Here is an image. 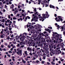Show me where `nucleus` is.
Wrapping results in <instances>:
<instances>
[{
    "label": "nucleus",
    "mask_w": 65,
    "mask_h": 65,
    "mask_svg": "<svg viewBox=\"0 0 65 65\" xmlns=\"http://www.w3.org/2000/svg\"><path fill=\"white\" fill-rule=\"evenodd\" d=\"M53 37H51V38L52 39V41H53L55 39L56 41L58 40L59 39V37H60V35L58 34H57V35H56L54 34H53L52 35Z\"/></svg>",
    "instance_id": "1"
},
{
    "label": "nucleus",
    "mask_w": 65,
    "mask_h": 65,
    "mask_svg": "<svg viewBox=\"0 0 65 65\" xmlns=\"http://www.w3.org/2000/svg\"><path fill=\"white\" fill-rule=\"evenodd\" d=\"M41 43L44 44V46H45L46 45V41H45V39L44 38H41Z\"/></svg>",
    "instance_id": "2"
},
{
    "label": "nucleus",
    "mask_w": 65,
    "mask_h": 65,
    "mask_svg": "<svg viewBox=\"0 0 65 65\" xmlns=\"http://www.w3.org/2000/svg\"><path fill=\"white\" fill-rule=\"evenodd\" d=\"M42 16L43 17H41V19H40V21H42V22L43 21L44 19H46V17L45 16V14H42Z\"/></svg>",
    "instance_id": "3"
},
{
    "label": "nucleus",
    "mask_w": 65,
    "mask_h": 65,
    "mask_svg": "<svg viewBox=\"0 0 65 65\" xmlns=\"http://www.w3.org/2000/svg\"><path fill=\"white\" fill-rule=\"evenodd\" d=\"M15 52L18 55H21V56L22 55V50H19L18 52H17L16 50V51H15Z\"/></svg>",
    "instance_id": "4"
},
{
    "label": "nucleus",
    "mask_w": 65,
    "mask_h": 65,
    "mask_svg": "<svg viewBox=\"0 0 65 65\" xmlns=\"http://www.w3.org/2000/svg\"><path fill=\"white\" fill-rule=\"evenodd\" d=\"M58 18H59V19H57V20H56V22H60V21H63V19H62V18H62V17L60 16H59L58 17Z\"/></svg>",
    "instance_id": "5"
},
{
    "label": "nucleus",
    "mask_w": 65,
    "mask_h": 65,
    "mask_svg": "<svg viewBox=\"0 0 65 65\" xmlns=\"http://www.w3.org/2000/svg\"><path fill=\"white\" fill-rule=\"evenodd\" d=\"M57 27L58 28L57 29H58L59 30V29H62V30H64V27L63 26H59V25H58L57 26Z\"/></svg>",
    "instance_id": "6"
},
{
    "label": "nucleus",
    "mask_w": 65,
    "mask_h": 65,
    "mask_svg": "<svg viewBox=\"0 0 65 65\" xmlns=\"http://www.w3.org/2000/svg\"><path fill=\"white\" fill-rule=\"evenodd\" d=\"M45 15H46V18H48V17L50 16V15L48 14V12H47L46 11L45 13Z\"/></svg>",
    "instance_id": "7"
},
{
    "label": "nucleus",
    "mask_w": 65,
    "mask_h": 65,
    "mask_svg": "<svg viewBox=\"0 0 65 65\" xmlns=\"http://www.w3.org/2000/svg\"><path fill=\"white\" fill-rule=\"evenodd\" d=\"M50 8H54V9H55V8H56V7H55L53 5H50Z\"/></svg>",
    "instance_id": "8"
},
{
    "label": "nucleus",
    "mask_w": 65,
    "mask_h": 65,
    "mask_svg": "<svg viewBox=\"0 0 65 65\" xmlns=\"http://www.w3.org/2000/svg\"><path fill=\"white\" fill-rule=\"evenodd\" d=\"M42 2H43V3H41V4H43V7L44 6H43L45 5V4H46V2H45V1L44 0Z\"/></svg>",
    "instance_id": "9"
},
{
    "label": "nucleus",
    "mask_w": 65,
    "mask_h": 65,
    "mask_svg": "<svg viewBox=\"0 0 65 65\" xmlns=\"http://www.w3.org/2000/svg\"><path fill=\"white\" fill-rule=\"evenodd\" d=\"M39 35L40 36H44V34H43V33H40L39 34Z\"/></svg>",
    "instance_id": "10"
},
{
    "label": "nucleus",
    "mask_w": 65,
    "mask_h": 65,
    "mask_svg": "<svg viewBox=\"0 0 65 65\" xmlns=\"http://www.w3.org/2000/svg\"><path fill=\"white\" fill-rule=\"evenodd\" d=\"M34 57H35L36 58H38V56L37 55H35L34 56Z\"/></svg>",
    "instance_id": "11"
},
{
    "label": "nucleus",
    "mask_w": 65,
    "mask_h": 65,
    "mask_svg": "<svg viewBox=\"0 0 65 65\" xmlns=\"http://www.w3.org/2000/svg\"><path fill=\"white\" fill-rule=\"evenodd\" d=\"M22 61L24 63H26V61L24 60V59H22Z\"/></svg>",
    "instance_id": "12"
},
{
    "label": "nucleus",
    "mask_w": 65,
    "mask_h": 65,
    "mask_svg": "<svg viewBox=\"0 0 65 65\" xmlns=\"http://www.w3.org/2000/svg\"><path fill=\"white\" fill-rule=\"evenodd\" d=\"M41 36H40L39 38L38 39V40H39V41H40V40H41V39L40 40V39H41Z\"/></svg>",
    "instance_id": "13"
},
{
    "label": "nucleus",
    "mask_w": 65,
    "mask_h": 65,
    "mask_svg": "<svg viewBox=\"0 0 65 65\" xmlns=\"http://www.w3.org/2000/svg\"><path fill=\"white\" fill-rule=\"evenodd\" d=\"M34 19H38V17L36 16L34 17Z\"/></svg>",
    "instance_id": "14"
},
{
    "label": "nucleus",
    "mask_w": 65,
    "mask_h": 65,
    "mask_svg": "<svg viewBox=\"0 0 65 65\" xmlns=\"http://www.w3.org/2000/svg\"><path fill=\"white\" fill-rule=\"evenodd\" d=\"M48 45H46L44 47L45 48H47L48 47Z\"/></svg>",
    "instance_id": "15"
},
{
    "label": "nucleus",
    "mask_w": 65,
    "mask_h": 65,
    "mask_svg": "<svg viewBox=\"0 0 65 65\" xmlns=\"http://www.w3.org/2000/svg\"><path fill=\"white\" fill-rule=\"evenodd\" d=\"M35 43H32V46H33V47H34V46H35Z\"/></svg>",
    "instance_id": "16"
},
{
    "label": "nucleus",
    "mask_w": 65,
    "mask_h": 65,
    "mask_svg": "<svg viewBox=\"0 0 65 65\" xmlns=\"http://www.w3.org/2000/svg\"><path fill=\"white\" fill-rule=\"evenodd\" d=\"M24 53L25 55H26V56L27 55V51H25L24 52Z\"/></svg>",
    "instance_id": "17"
},
{
    "label": "nucleus",
    "mask_w": 65,
    "mask_h": 65,
    "mask_svg": "<svg viewBox=\"0 0 65 65\" xmlns=\"http://www.w3.org/2000/svg\"><path fill=\"white\" fill-rule=\"evenodd\" d=\"M33 9H34V11H35V12H36V8H34Z\"/></svg>",
    "instance_id": "18"
},
{
    "label": "nucleus",
    "mask_w": 65,
    "mask_h": 65,
    "mask_svg": "<svg viewBox=\"0 0 65 65\" xmlns=\"http://www.w3.org/2000/svg\"><path fill=\"white\" fill-rule=\"evenodd\" d=\"M59 40L60 41V40H61V38H59H59L58 39V40L57 41L56 40V42H58V40H59Z\"/></svg>",
    "instance_id": "19"
},
{
    "label": "nucleus",
    "mask_w": 65,
    "mask_h": 65,
    "mask_svg": "<svg viewBox=\"0 0 65 65\" xmlns=\"http://www.w3.org/2000/svg\"><path fill=\"white\" fill-rule=\"evenodd\" d=\"M51 63H52V64H53V65H55V63L53 62V61L51 62Z\"/></svg>",
    "instance_id": "20"
},
{
    "label": "nucleus",
    "mask_w": 65,
    "mask_h": 65,
    "mask_svg": "<svg viewBox=\"0 0 65 65\" xmlns=\"http://www.w3.org/2000/svg\"><path fill=\"white\" fill-rule=\"evenodd\" d=\"M14 64V63H13V62H10V64L11 65H13V64Z\"/></svg>",
    "instance_id": "21"
},
{
    "label": "nucleus",
    "mask_w": 65,
    "mask_h": 65,
    "mask_svg": "<svg viewBox=\"0 0 65 65\" xmlns=\"http://www.w3.org/2000/svg\"><path fill=\"white\" fill-rule=\"evenodd\" d=\"M45 31H50V29H45Z\"/></svg>",
    "instance_id": "22"
},
{
    "label": "nucleus",
    "mask_w": 65,
    "mask_h": 65,
    "mask_svg": "<svg viewBox=\"0 0 65 65\" xmlns=\"http://www.w3.org/2000/svg\"><path fill=\"white\" fill-rule=\"evenodd\" d=\"M41 42L40 41H39V42H38V45H40V44H41Z\"/></svg>",
    "instance_id": "23"
},
{
    "label": "nucleus",
    "mask_w": 65,
    "mask_h": 65,
    "mask_svg": "<svg viewBox=\"0 0 65 65\" xmlns=\"http://www.w3.org/2000/svg\"><path fill=\"white\" fill-rule=\"evenodd\" d=\"M18 36H19V37H18V38H20V36H18V35H17L15 37V38H17V37H18Z\"/></svg>",
    "instance_id": "24"
},
{
    "label": "nucleus",
    "mask_w": 65,
    "mask_h": 65,
    "mask_svg": "<svg viewBox=\"0 0 65 65\" xmlns=\"http://www.w3.org/2000/svg\"><path fill=\"white\" fill-rule=\"evenodd\" d=\"M53 34H58V33L56 32H53Z\"/></svg>",
    "instance_id": "25"
},
{
    "label": "nucleus",
    "mask_w": 65,
    "mask_h": 65,
    "mask_svg": "<svg viewBox=\"0 0 65 65\" xmlns=\"http://www.w3.org/2000/svg\"><path fill=\"white\" fill-rule=\"evenodd\" d=\"M2 22L3 23V22H5V20H4V19L2 20Z\"/></svg>",
    "instance_id": "26"
},
{
    "label": "nucleus",
    "mask_w": 65,
    "mask_h": 65,
    "mask_svg": "<svg viewBox=\"0 0 65 65\" xmlns=\"http://www.w3.org/2000/svg\"><path fill=\"white\" fill-rule=\"evenodd\" d=\"M3 37H4L3 35H1V38H3Z\"/></svg>",
    "instance_id": "27"
},
{
    "label": "nucleus",
    "mask_w": 65,
    "mask_h": 65,
    "mask_svg": "<svg viewBox=\"0 0 65 65\" xmlns=\"http://www.w3.org/2000/svg\"><path fill=\"white\" fill-rule=\"evenodd\" d=\"M50 41V40H49L47 39L46 40V42H48Z\"/></svg>",
    "instance_id": "28"
},
{
    "label": "nucleus",
    "mask_w": 65,
    "mask_h": 65,
    "mask_svg": "<svg viewBox=\"0 0 65 65\" xmlns=\"http://www.w3.org/2000/svg\"><path fill=\"white\" fill-rule=\"evenodd\" d=\"M7 40L9 39H10V37H9V36H8V37L7 38Z\"/></svg>",
    "instance_id": "29"
},
{
    "label": "nucleus",
    "mask_w": 65,
    "mask_h": 65,
    "mask_svg": "<svg viewBox=\"0 0 65 65\" xmlns=\"http://www.w3.org/2000/svg\"><path fill=\"white\" fill-rule=\"evenodd\" d=\"M8 53H12V52H11V51H8Z\"/></svg>",
    "instance_id": "30"
},
{
    "label": "nucleus",
    "mask_w": 65,
    "mask_h": 65,
    "mask_svg": "<svg viewBox=\"0 0 65 65\" xmlns=\"http://www.w3.org/2000/svg\"><path fill=\"white\" fill-rule=\"evenodd\" d=\"M13 20H16L17 19V18H16L15 17H14L13 18Z\"/></svg>",
    "instance_id": "31"
},
{
    "label": "nucleus",
    "mask_w": 65,
    "mask_h": 65,
    "mask_svg": "<svg viewBox=\"0 0 65 65\" xmlns=\"http://www.w3.org/2000/svg\"><path fill=\"white\" fill-rule=\"evenodd\" d=\"M58 0V2H60H60H61V1H63V0Z\"/></svg>",
    "instance_id": "32"
},
{
    "label": "nucleus",
    "mask_w": 65,
    "mask_h": 65,
    "mask_svg": "<svg viewBox=\"0 0 65 65\" xmlns=\"http://www.w3.org/2000/svg\"><path fill=\"white\" fill-rule=\"evenodd\" d=\"M3 45H2L1 46V48H3Z\"/></svg>",
    "instance_id": "33"
},
{
    "label": "nucleus",
    "mask_w": 65,
    "mask_h": 65,
    "mask_svg": "<svg viewBox=\"0 0 65 65\" xmlns=\"http://www.w3.org/2000/svg\"><path fill=\"white\" fill-rule=\"evenodd\" d=\"M53 62H55V58H53Z\"/></svg>",
    "instance_id": "34"
},
{
    "label": "nucleus",
    "mask_w": 65,
    "mask_h": 65,
    "mask_svg": "<svg viewBox=\"0 0 65 65\" xmlns=\"http://www.w3.org/2000/svg\"><path fill=\"white\" fill-rule=\"evenodd\" d=\"M52 53L53 55H54L55 53V52H54V51L53 52H52Z\"/></svg>",
    "instance_id": "35"
},
{
    "label": "nucleus",
    "mask_w": 65,
    "mask_h": 65,
    "mask_svg": "<svg viewBox=\"0 0 65 65\" xmlns=\"http://www.w3.org/2000/svg\"><path fill=\"white\" fill-rule=\"evenodd\" d=\"M7 21L8 23H9V22H10V20H7Z\"/></svg>",
    "instance_id": "36"
},
{
    "label": "nucleus",
    "mask_w": 65,
    "mask_h": 65,
    "mask_svg": "<svg viewBox=\"0 0 65 65\" xmlns=\"http://www.w3.org/2000/svg\"><path fill=\"white\" fill-rule=\"evenodd\" d=\"M44 61H43L41 62V63H42V64H44Z\"/></svg>",
    "instance_id": "37"
},
{
    "label": "nucleus",
    "mask_w": 65,
    "mask_h": 65,
    "mask_svg": "<svg viewBox=\"0 0 65 65\" xmlns=\"http://www.w3.org/2000/svg\"><path fill=\"white\" fill-rule=\"evenodd\" d=\"M40 15L39 14L38 15V16L39 17H39V18H41V17L40 16Z\"/></svg>",
    "instance_id": "38"
},
{
    "label": "nucleus",
    "mask_w": 65,
    "mask_h": 65,
    "mask_svg": "<svg viewBox=\"0 0 65 65\" xmlns=\"http://www.w3.org/2000/svg\"><path fill=\"white\" fill-rule=\"evenodd\" d=\"M36 63H39V61L38 60H37L36 61Z\"/></svg>",
    "instance_id": "39"
},
{
    "label": "nucleus",
    "mask_w": 65,
    "mask_h": 65,
    "mask_svg": "<svg viewBox=\"0 0 65 65\" xmlns=\"http://www.w3.org/2000/svg\"><path fill=\"white\" fill-rule=\"evenodd\" d=\"M33 24H35V22H32V23L31 25H33Z\"/></svg>",
    "instance_id": "40"
},
{
    "label": "nucleus",
    "mask_w": 65,
    "mask_h": 65,
    "mask_svg": "<svg viewBox=\"0 0 65 65\" xmlns=\"http://www.w3.org/2000/svg\"><path fill=\"white\" fill-rule=\"evenodd\" d=\"M27 17L28 19H30V18L29 16H27Z\"/></svg>",
    "instance_id": "41"
},
{
    "label": "nucleus",
    "mask_w": 65,
    "mask_h": 65,
    "mask_svg": "<svg viewBox=\"0 0 65 65\" xmlns=\"http://www.w3.org/2000/svg\"><path fill=\"white\" fill-rule=\"evenodd\" d=\"M21 15L22 17H24V16H25V14H22Z\"/></svg>",
    "instance_id": "42"
},
{
    "label": "nucleus",
    "mask_w": 65,
    "mask_h": 65,
    "mask_svg": "<svg viewBox=\"0 0 65 65\" xmlns=\"http://www.w3.org/2000/svg\"><path fill=\"white\" fill-rule=\"evenodd\" d=\"M61 46L62 47V48H64V45H61Z\"/></svg>",
    "instance_id": "43"
},
{
    "label": "nucleus",
    "mask_w": 65,
    "mask_h": 65,
    "mask_svg": "<svg viewBox=\"0 0 65 65\" xmlns=\"http://www.w3.org/2000/svg\"><path fill=\"white\" fill-rule=\"evenodd\" d=\"M57 14H54V16L55 17H57Z\"/></svg>",
    "instance_id": "44"
},
{
    "label": "nucleus",
    "mask_w": 65,
    "mask_h": 65,
    "mask_svg": "<svg viewBox=\"0 0 65 65\" xmlns=\"http://www.w3.org/2000/svg\"><path fill=\"white\" fill-rule=\"evenodd\" d=\"M22 11L23 13H24V12H25V10H22Z\"/></svg>",
    "instance_id": "45"
},
{
    "label": "nucleus",
    "mask_w": 65,
    "mask_h": 65,
    "mask_svg": "<svg viewBox=\"0 0 65 65\" xmlns=\"http://www.w3.org/2000/svg\"><path fill=\"white\" fill-rule=\"evenodd\" d=\"M41 0H38V1L40 3H41Z\"/></svg>",
    "instance_id": "46"
},
{
    "label": "nucleus",
    "mask_w": 65,
    "mask_h": 65,
    "mask_svg": "<svg viewBox=\"0 0 65 65\" xmlns=\"http://www.w3.org/2000/svg\"><path fill=\"white\" fill-rule=\"evenodd\" d=\"M17 46L18 47H20V44H17Z\"/></svg>",
    "instance_id": "47"
},
{
    "label": "nucleus",
    "mask_w": 65,
    "mask_h": 65,
    "mask_svg": "<svg viewBox=\"0 0 65 65\" xmlns=\"http://www.w3.org/2000/svg\"><path fill=\"white\" fill-rule=\"evenodd\" d=\"M26 3H28L29 2V1L28 0H26Z\"/></svg>",
    "instance_id": "48"
},
{
    "label": "nucleus",
    "mask_w": 65,
    "mask_h": 65,
    "mask_svg": "<svg viewBox=\"0 0 65 65\" xmlns=\"http://www.w3.org/2000/svg\"><path fill=\"white\" fill-rule=\"evenodd\" d=\"M29 49H30L29 47H28L27 48V50H28V51H29Z\"/></svg>",
    "instance_id": "49"
},
{
    "label": "nucleus",
    "mask_w": 65,
    "mask_h": 65,
    "mask_svg": "<svg viewBox=\"0 0 65 65\" xmlns=\"http://www.w3.org/2000/svg\"><path fill=\"white\" fill-rule=\"evenodd\" d=\"M29 29H32L33 28L32 27H31V26H29Z\"/></svg>",
    "instance_id": "50"
},
{
    "label": "nucleus",
    "mask_w": 65,
    "mask_h": 65,
    "mask_svg": "<svg viewBox=\"0 0 65 65\" xmlns=\"http://www.w3.org/2000/svg\"><path fill=\"white\" fill-rule=\"evenodd\" d=\"M8 47H9V48H10V47H11V46L10 45H8Z\"/></svg>",
    "instance_id": "51"
},
{
    "label": "nucleus",
    "mask_w": 65,
    "mask_h": 65,
    "mask_svg": "<svg viewBox=\"0 0 65 65\" xmlns=\"http://www.w3.org/2000/svg\"><path fill=\"white\" fill-rule=\"evenodd\" d=\"M9 4H12V3L11 2H9Z\"/></svg>",
    "instance_id": "52"
},
{
    "label": "nucleus",
    "mask_w": 65,
    "mask_h": 65,
    "mask_svg": "<svg viewBox=\"0 0 65 65\" xmlns=\"http://www.w3.org/2000/svg\"><path fill=\"white\" fill-rule=\"evenodd\" d=\"M8 25L10 26V28L11 27V26H10V25H11V24H8Z\"/></svg>",
    "instance_id": "53"
},
{
    "label": "nucleus",
    "mask_w": 65,
    "mask_h": 65,
    "mask_svg": "<svg viewBox=\"0 0 65 65\" xmlns=\"http://www.w3.org/2000/svg\"><path fill=\"white\" fill-rule=\"evenodd\" d=\"M27 28H29V25H28V24L27 25Z\"/></svg>",
    "instance_id": "54"
},
{
    "label": "nucleus",
    "mask_w": 65,
    "mask_h": 65,
    "mask_svg": "<svg viewBox=\"0 0 65 65\" xmlns=\"http://www.w3.org/2000/svg\"><path fill=\"white\" fill-rule=\"evenodd\" d=\"M11 37H13V34H12V35L11 36Z\"/></svg>",
    "instance_id": "55"
},
{
    "label": "nucleus",
    "mask_w": 65,
    "mask_h": 65,
    "mask_svg": "<svg viewBox=\"0 0 65 65\" xmlns=\"http://www.w3.org/2000/svg\"><path fill=\"white\" fill-rule=\"evenodd\" d=\"M43 59L45 60V56H43Z\"/></svg>",
    "instance_id": "56"
},
{
    "label": "nucleus",
    "mask_w": 65,
    "mask_h": 65,
    "mask_svg": "<svg viewBox=\"0 0 65 65\" xmlns=\"http://www.w3.org/2000/svg\"><path fill=\"white\" fill-rule=\"evenodd\" d=\"M20 49V48H18V49L17 50V51H19Z\"/></svg>",
    "instance_id": "57"
},
{
    "label": "nucleus",
    "mask_w": 65,
    "mask_h": 65,
    "mask_svg": "<svg viewBox=\"0 0 65 65\" xmlns=\"http://www.w3.org/2000/svg\"><path fill=\"white\" fill-rule=\"evenodd\" d=\"M5 25H6V26H8V24H7V23H5Z\"/></svg>",
    "instance_id": "58"
},
{
    "label": "nucleus",
    "mask_w": 65,
    "mask_h": 65,
    "mask_svg": "<svg viewBox=\"0 0 65 65\" xmlns=\"http://www.w3.org/2000/svg\"><path fill=\"white\" fill-rule=\"evenodd\" d=\"M18 8H20V5H19L18 6Z\"/></svg>",
    "instance_id": "59"
},
{
    "label": "nucleus",
    "mask_w": 65,
    "mask_h": 65,
    "mask_svg": "<svg viewBox=\"0 0 65 65\" xmlns=\"http://www.w3.org/2000/svg\"><path fill=\"white\" fill-rule=\"evenodd\" d=\"M56 40H53V42H54V43H55V42H56Z\"/></svg>",
    "instance_id": "60"
},
{
    "label": "nucleus",
    "mask_w": 65,
    "mask_h": 65,
    "mask_svg": "<svg viewBox=\"0 0 65 65\" xmlns=\"http://www.w3.org/2000/svg\"><path fill=\"white\" fill-rule=\"evenodd\" d=\"M11 28H9V31H11Z\"/></svg>",
    "instance_id": "61"
},
{
    "label": "nucleus",
    "mask_w": 65,
    "mask_h": 65,
    "mask_svg": "<svg viewBox=\"0 0 65 65\" xmlns=\"http://www.w3.org/2000/svg\"><path fill=\"white\" fill-rule=\"evenodd\" d=\"M23 34H25V35H27V33H26V32H25V33H23Z\"/></svg>",
    "instance_id": "62"
},
{
    "label": "nucleus",
    "mask_w": 65,
    "mask_h": 65,
    "mask_svg": "<svg viewBox=\"0 0 65 65\" xmlns=\"http://www.w3.org/2000/svg\"><path fill=\"white\" fill-rule=\"evenodd\" d=\"M8 18L9 19H10V15L8 16Z\"/></svg>",
    "instance_id": "63"
},
{
    "label": "nucleus",
    "mask_w": 65,
    "mask_h": 65,
    "mask_svg": "<svg viewBox=\"0 0 65 65\" xmlns=\"http://www.w3.org/2000/svg\"><path fill=\"white\" fill-rule=\"evenodd\" d=\"M46 33H47V32H46V31L44 32V34H45Z\"/></svg>",
    "instance_id": "64"
}]
</instances>
